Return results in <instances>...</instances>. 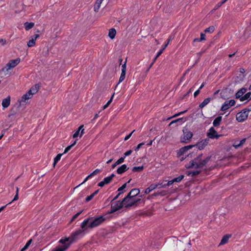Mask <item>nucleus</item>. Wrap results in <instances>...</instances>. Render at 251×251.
Masks as SVG:
<instances>
[{
  "label": "nucleus",
  "mask_w": 251,
  "mask_h": 251,
  "mask_svg": "<svg viewBox=\"0 0 251 251\" xmlns=\"http://www.w3.org/2000/svg\"><path fill=\"white\" fill-rule=\"evenodd\" d=\"M192 88H191L184 96H183V99H184V98H185L186 96H188L189 95L190 93H191V90H192Z\"/></svg>",
  "instance_id": "e2e57ef3"
},
{
  "label": "nucleus",
  "mask_w": 251,
  "mask_h": 251,
  "mask_svg": "<svg viewBox=\"0 0 251 251\" xmlns=\"http://www.w3.org/2000/svg\"><path fill=\"white\" fill-rule=\"evenodd\" d=\"M144 169V166L134 167L132 168L133 172H140Z\"/></svg>",
  "instance_id": "c756f323"
},
{
  "label": "nucleus",
  "mask_w": 251,
  "mask_h": 251,
  "mask_svg": "<svg viewBox=\"0 0 251 251\" xmlns=\"http://www.w3.org/2000/svg\"><path fill=\"white\" fill-rule=\"evenodd\" d=\"M10 97H8L6 98L3 100L2 101V105L4 108H7L10 104Z\"/></svg>",
  "instance_id": "aec40b11"
},
{
  "label": "nucleus",
  "mask_w": 251,
  "mask_h": 251,
  "mask_svg": "<svg viewBox=\"0 0 251 251\" xmlns=\"http://www.w3.org/2000/svg\"><path fill=\"white\" fill-rule=\"evenodd\" d=\"M210 138H209L208 137L206 138V139L204 140H201L202 142L204 143V144H205L206 146L208 145L209 142V139Z\"/></svg>",
  "instance_id": "09e8293b"
},
{
  "label": "nucleus",
  "mask_w": 251,
  "mask_h": 251,
  "mask_svg": "<svg viewBox=\"0 0 251 251\" xmlns=\"http://www.w3.org/2000/svg\"><path fill=\"white\" fill-rule=\"evenodd\" d=\"M230 237L231 236H223V238L221 240V242L220 243V244L219 245V246L223 245L227 243L229 237Z\"/></svg>",
  "instance_id": "c85d7f7f"
},
{
  "label": "nucleus",
  "mask_w": 251,
  "mask_h": 251,
  "mask_svg": "<svg viewBox=\"0 0 251 251\" xmlns=\"http://www.w3.org/2000/svg\"><path fill=\"white\" fill-rule=\"evenodd\" d=\"M135 131V130H133L130 134H129L128 135H127V136H126V137L125 138V141H126L132 135V133Z\"/></svg>",
  "instance_id": "603ef678"
},
{
  "label": "nucleus",
  "mask_w": 251,
  "mask_h": 251,
  "mask_svg": "<svg viewBox=\"0 0 251 251\" xmlns=\"http://www.w3.org/2000/svg\"><path fill=\"white\" fill-rule=\"evenodd\" d=\"M101 172V170L98 169H96L94 171H93L92 173L90 174V176L92 177L94 176L97 175L99 173Z\"/></svg>",
  "instance_id": "a19ab883"
},
{
  "label": "nucleus",
  "mask_w": 251,
  "mask_h": 251,
  "mask_svg": "<svg viewBox=\"0 0 251 251\" xmlns=\"http://www.w3.org/2000/svg\"><path fill=\"white\" fill-rule=\"evenodd\" d=\"M82 212V211H81L79 212H77L76 214H75V215H74L71 220V222H72L73 221L75 220Z\"/></svg>",
  "instance_id": "37998d69"
},
{
  "label": "nucleus",
  "mask_w": 251,
  "mask_h": 251,
  "mask_svg": "<svg viewBox=\"0 0 251 251\" xmlns=\"http://www.w3.org/2000/svg\"><path fill=\"white\" fill-rule=\"evenodd\" d=\"M215 26L213 25H212V26H210L209 27L206 28L204 31L205 33H212V32H214V31L215 30Z\"/></svg>",
  "instance_id": "2f4dec72"
},
{
  "label": "nucleus",
  "mask_w": 251,
  "mask_h": 251,
  "mask_svg": "<svg viewBox=\"0 0 251 251\" xmlns=\"http://www.w3.org/2000/svg\"><path fill=\"white\" fill-rule=\"evenodd\" d=\"M24 25L25 29L26 30H28L34 26V24L33 23L26 22L25 23Z\"/></svg>",
  "instance_id": "cd10ccee"
},
{
  "label": "nucleus",
  "mask_w": 251,
  "mask_h": 251,
  "mask_svg": "<svg viewBox=\"0 0 251 251\" xmlns=\"http://www.w3.org/2000/svg\"><path fill=\"white\" fill-rule=\"evenodd\" d=\"M124 207L123 199L122 201H111V214L117 211V210Z\"/></svg>",
  "instance_id": "20e7f679"
},
{
  "label": "nucleus",
  "mask_w": 251,
  "mask_h": 251,
  "mask_svg": "<svg viewBox=\"0 0 251 251\" xmlns=\"http://www.w3.org/2000/svg\"><path fill=\"white\" fill-rule=\"evenodd\" d=\"M79 133V130H77L75 132V133L73 134V138H76L78 136Z\"/></svg>",
  "instance_id": "13d9d810"
},
{
  "label": "nucleus",
  "mask_w": 251,
  "mask_h": 251,
  "mask_svg": "<svg viewBox=\"0 0 251 251\" xmlns=\"http://www.w3.org/2000/svg\"><path fill=\"white\" fill-rule=\"evenodd\" d=\"M20 62V59L18 58L16 59L11 60L6 64V66L2 68L1 71L4 72H7L11 69L16 67Z\"/></svg>",
  "instance_id": "39448f33"
},
{
  "label": "nucleus",
  "mask_w": 251,
  "mask_h": 251,
  "mask_svg": "<svg viewBox=\"0 0 251 251\" xmlns=\"http://www.w3.org/2000/svg\"><path fill=\"white\" fill-rule=\"evenodd\" d=\"M122 194H120V193L118 192V193L113 198V199L111 200L112 201H115L116 200H117L119 197L120 195H121Z\"/></svg>",
  "instance_id": "bf43d9fd"
},
{
  "label": "nucleus",
  "mask_w": 251,
  "mask_h": 251,
  "mask_svg": "<svg viewBox=\"0 0 251 251\" xmlns=\"http://www.w3.org/2000/svg\"><path fill=\"white\" fill-rule=\"evenodd\" d=\"M125 157H122L121 158H120L117 161H118V163H119L120 164L123 163L124 161V160H125Z\"/></svg>",
  "instance_id": "6e6d98bb"
},
{
  "label": "nucleus",
  "mask_w": 251,
  "mask_h": 251,
  "mask_svg": "<svg viewBox=\"0 0 251 251\" xmlns=\"http://www.w3.org/2000/svg\"><path fill=\"white\" fill-rule=\"evenodd\" d=\"M125 75H126V73H124V72L121 73V75H120V77L119 78V83L122 82L125 79Z\"/></svg>",
  "instance_id": "79ce46f5"
},
{
  "label": "nucleus",
  "mask_w": 251,
  "mask_h": 251,
  "mask_svg": "<svg viewBox=\"0 0 251 251\" xmlns=\"http://www.w3.org/2000/svg\"><path fill=\"white\" fill-rule=\"evenodd\" d=\"M248 116V112L244 109L236 115V120L239 122H243L245 121Z\"/></svg>",
  "instance_id": "0eeeda50"
},
{
  "label": "nucleus",
  "mask_w": 251,
  "mask_h": 251,
  "mask_svg": "<svg viewBox=\"0 0 251 251\" xmlns=\"http://www.w3.org/2000/svg\"><path fill=\"white\" fill-rule=\"evenodd\" d=\"M183 121V118H178L177 119H176L175 120L172 121L169 124V125H171L172 124L176 123L179 122L180 124H181Z\"/></svg>",
  "instance_id": "c9c22d12"
},
{
  "label": "nucleus",
  "mask_w": 251,
  "mask_h": 251,
  "mask_svg": "<svg viewBox=\"0 0 251 251\" xmlns=\"http://www.w3.org/2000/svg\"><path fill=\"white\" fill-rule=\"evenodd\" d=\"M110 105V100H109L107 103L103 106V109H105L106 108H107L109 105Z\"/></svg>",
  "instance_id": "680f3d73"
},
{
  "label": "nucleus",
  "mask_w": 251,
  "mask_h": 251,
  "mask_svg": "<svg viewBox=\"0 0 251 251\" xmlns=\"http://www.w3.org/2000/svg\"><path fill=\"white\" fill-rule=\"evenodd\" d=\"M251 95V92H249L247 93H246L244 96H242L241 98H240V100L241 101H243L247 100H251L250 98Z\"/></svg>",
  "instance_id": "bb28decb"
},
{
  "label": "nucleus",
  "mask_w": 251,
  "mask_h": 251,
  "mask_svg": "<svg viewBox=\"0 0 251 251\" xmlns=\"http://www.w3.org/2000/svg\"><path fill=\"white\" fill-rule=\"evenodd\" d=\"M205 34H204L203 33H201V38H200V40L201 41L203 40H205Z\"/></svg>",
  "instance_id": "5fc2aeb1"
},
{
  "label": "nucleus",
  "mask_w": 251,
  "mask_h": 251,
  "mask_svg": "<svg viewBox=\"0 0 251 251\" xmlns=\"http://www.w3.org/2000/svg\"><path fill=\"white\" fill-rule=\"evenodd\" d=\"M110 183V176H107L104 179L99 183L98 186L99 187H103L105 184Z\"/></svg>",
  "instance_id": "a211bd4d"
},
{
  "label": "nucleus",
  "mask_w": 251,
  "mask_h": 251,
  "mask_svg": "<svg viewBox=\"0 0 251 251\" xmlns=\"http://www.w3.org/2000/svg\"><path fill=\"white\" fill-rule=\"evenodd\" d=\"M222 136V134H218L213 127H210L207 132V136L210 138V139H218Z\"/></svg>",
  "instance_id": "6e6552de"
},
{
  "label": "nucleus",
  "mask_w": 251,
  "mask_h": 251,
  "mask_svg": "<svg viewBox=\"0 0 251 251\" xmlns=\"http://www.w3.org/2000/svg\"><path fill=\"white\" fill-rule=\"evenodd\" d=\"M204 52V51H201L197 53V56L198 57V59L200 58V57L201 56V55Z\"/></svg>",
  "instance_id": "0e129e2a"
},
{
  "label": "nucleus",
  "mask_w": 251,
  "mask_h": 251,
  "mask_svg": "<svg viewBox=\"0 0 251 251\" xmlns=\"http://www.w3.org/2000/svg\"><path fill=\"white\" fill-rule=\"evenodd\" d=\"M32 97V96L30 95L29 93L27 92L26 94H24L21 98V100L20 101V102H25L26 100H29V99H31Z\"/></svg>",
  "instance_id": "4be33fe9"
},
{
  "label": "nucleus",
  "mask_w": 251,
  "mask_h": 251,
  "mask_svg": "<svg viewBox=\"0 0 251 251\" xmlns=\"http://www.w3.org/2000/svg\"><path fill=\"white\" fill-rule=\"evenodd\" d=\"M63 153H59L57 155V156L54 158L53 161V166H55L56 164L60 160L61 156Z\"/></svg>",
  "instance_id": "72a5a7b5"
},
{
  "label": "nucleus",
  "mask_w": 251,
  "mask_h": 251,
  "mask_svg": "<svg viewBox=\"0 0 251 251\" xmlns=\"http://www.w3.org/2000/svg\"><path fill=\"white\" fill-rule=\"evenodd\" d=\"M222 120V117L221 116H219L216 118L213 122V126L215 127L218 126L220 125Z\"/></svg>",
  "instance_id": "6ab92c4d"
},
{
  "label": "nucleus",
  "mask_w": 251,
  "mask_h": 251,
  "mask_svg": "<svg viewBox=\"0 0 251 251\" xmlns=\"http://www.w3.org/2000/svg\"><path fill=\"white\" fill-rule=\"evenodd\" d=\"M183 135L180 138V142L181 143L187 144L193 137V133L191 131H188L187 128L183 129Z\"/></svg>",
  "instance_id": "423d86ee"
},
{
  "label": "nucleus",
  "mask_w": 251,
  "mask_h": 251,
  "mask_svg": "<svg viewBox=\"0 0 251 251\" xmlns=\"http://www.w3.org/2000/svg\"><path fill=\"white\" fill-rule=\"evenodd\" d=\"M227 0H222V1L218 3L215 6L214 10H216L220 8L223 4H224Z\"/></svg>",
  "instance_id": "4c0bfd02"
},
{
  "label": "nucleus",
  "mask_w": 251,
  "mask_h": 251,
  "mask_svg": "<svg viewBox=\"0 0 251 251\" xmlns=\"http://www.w3.org/2000/svg\"><path fill=\"white\" fill-rule=\"evenodd\" d=\"M235 101L234 100L226 101L221 107V110L225 111L228 109L231 106L234 105Z\"/></svg>",
  "instance_id": "1a4fd4ad"
},
{
  "label": "nucleus",
  "mask_w": 251,
  "mask_h": 251,
  "mask_svg": "<svg viewBox=\"0 0 251 251\" xmlns=\"http://www.w3.org/2000/svg\"><path fill=\"white\" fill-rule=\"evenodd\" d=\"M210 98H207L204 99V100L199 105V107L200 108H202L210 102Z\"/></svg>",
  "instance_id": "5701e85b"
},
{
  "label": "nucleus",
  "mask_w": 251,
  "mask_h": 251,
  "mask_svg": "<svg viewBox=\"0 0 251 251\" xmlns=\"http://www.w3.org/2000/svg\"><path fill=\"white\" fill-rule=\"evenodd\" d=\"M184 175H180L179 176L174 178L173 179L174 182H179L184 178Z\"/></svg>",
  "instance_id": "ea45409f"
},
{
  "label": "nucleus",
  "mask_w": 251,
  "mask_h": 251,
  "mask_svg": "<svg viewBox=\"0 0 251 251\" xmlns=\"http://www.w3.org/2000/svg\"><path fill=\"white\" fill-rule=\"evenodd\" d=\"M157 188V185L155 184H151L150 186L146 189L145 191V193L146 194H149L151 191L154 190Z\"/></svg>",
  "instance_id": "412c9836"
},
{
  "label": "nucleus",
  "mask_w": 251,
  "mask_h": 251,
  "mask_svg": "<svg viewBox=\"0 0 251 251\" xmlns=\"http://www.w3.org/2000/svg\"><path fill=\"white\" fill-rule=\"evenodd\" d=\"M245 109L248 112H250L251 111V104L249 105L248 107L247 108H245Z\"/></svg>",
  "instance_id": "774afa93"
},
{
  "label": "nucleus",
  "mask_w": 251,
  "mask_h": 251,
  "mask_svg": "<svg viewBox=\"0 0 251 251\" xmlns=\"http://www.w3.org/2000/svg\"><path fill=\"white\" fill-rule=\"evenodd\" d=\"M202 156V154L201 153V154H200L198 156H197L196 157H195V160H201V157Z\"/></svg>",
  "instance_id": "69168bd1"
},
{
  "label": "nucleus",
  "mask_w": 251,
  "mask_h": 251,
  "mask_svg": "<svg viewBox=\"0 0 251 251\" xmlns=\"http://www.w3.org/2000/svg\"><path fill=\"white\" fill-rule=\"evenodd\" d=\"M102 0H97L94 7V10L95 12L98 11Z\"/></svg>",
  "instance_id": "a878e982"
},
{
  "label": "nucleus",
  "mask_w": 251,
  "mask_h": 251,
  "mask_svg": "<svg viewBox=\"0 0 251 251\" xmlns=\"http://www.w3.org/2000/svg\"><path fill=\"white\" fill-rule=\"evenodd\" d=\"M142 201L140 198H134L127 195L123 199L124 207L126 209L137 207Z\"/></svg>",
  "instance_id": "7ed1b4c3"
},
{
  "label": "nucleus",
  "mask_w": 251,
  "mask_h": 251,
  "mask_svg": "<svg viewBox=\"0 0 251 251\" xmlns=\"http://www.w3.org/2000/svg\"><path fill=\"white\" fill-rule=\"evenodd\" d=\"M40 86L39 84H35V85L32 86L29 90H28V93H29L30 95L32 96L33 94H36L38 92L40 88Z\"/></svg>",
  "instance_id": "2eb2a0df"
},
{
  "label": "nucleus",
  "mask_w": 251,
  "mask_h": 251,
  "mask_svg": "<svg viewBox=\"0 0 251 251\" xmlns=\"http://www.w3.org/2000/svg\"><path fill=\"white\" fill-rule=\"evenodd\" d=\"M126 184L127 183H125L121 187L118 188L117 192H119L120 194H122L125 192L124 190L126 187Z\"/></svg>",
  "instance_id": "7c9ffc66"
},
{
  "label": "nucleus",
  "mask_w": 251,
  "mask_h": 251,
  "mask_svg": "<svg viewBox=\"0 0 251 251\" xmlns=\"http://www.w3.org/2000/svg\"><path fill=\"white\" fill-rule=\"evenodd\" d=\"M132 151L130 150L127 151H126L125 153H124V157H126V156H129V155L131 154V153H132Z\"/></svg>",
  "instance_id": "3c124183"
},
{
  "label": "nucleus",
  "mask_w": 251,
  "mask_h": 251,
  "mask_svg": "<svg viewBox=\"0 0 251 251\" xmlns=\"http://www.w3.org/2000/svg\"><path fill=\"white\" fill-rule=\"evenodd\" d=\"M211 158V156H207L203 160H201L199 164L197 165L196 169L202 168L208 162Z\"/></svg>",
  "instance_id": "9b49d317"
},
{
  "label": "nucleus",
  "mask_w": 251,
  "mask_h": 251,
  "mask_svg": "<svg viewBox=\"0 0 251 251\" xmlns=\"http://www.w3.org/2000/svg\"><path fill=\"white\" fill-rule=\"evenodd\" d=\"M109 213L110 212L108 211L104 215L97 217H89L85 219L81 223L80 228L72 235H78L82 233H86L93 228L97 227L108 218L107 214Z\"/></svg>",
  "instance_id": "f257e3e1"
},
{
  "label": "nucleus",
  "mask_w": 251,
  "mask_h": 251,
  "mask_svg": "<svg viewBox=\"0 0 251 251\" xmlns=\"http://www.w3.org/2000/svg\"><path fill=\"white\" fill-rule=\"evenodd\" d=\"M200 93V89H198V90H197L195 92L194 94V97L195 98H196Z\"/></svg>",
  "instance_id": "052dcab7"
},
{
  "label": "nucleus",
  "mask_w": 251,
  "mask_h": 251,
  "mask_svg": "<svg viewBox=\"0 0 251 251\" xmlns=\"http://www.w3.org/2000/svg\"><path fill=\"white\" fill-rule=\"evenodd\" d=\"M247 91V89L245 88H242L235 94V98L238 99L242 97V95L245 94Z\"/></svg>",
  "instance_id": "dca6fc26"
},
{
  "label": "nucleus",
  "mask_w": 251,
  "mask_h": 251,
  "mask_svg": "<svg viewBox=\"0 0 251 251\" xmlns=\"http://www.w3.org/2000/svg\"><path fill=\"white\" fill-rule=\"evenodd\" d=\"M78 236H64L59 241V243L63 245L60 248H57L52 251H65L76 240Z\"/></svg>",
  "instance_id": "f03ea898"
},
{
  "label": "nucleus",
  "mask_w": 251,
  "mask_h": 251,
  "mask_svg": "<svg viewBox=\"0 0 251 251\" xmlns=\"http://www.w3.org/2000/svg\"><path fill=\"white\" fill-rule=\"evenodd\" d=\"M116 34V30L114 28H111V40L113 39Z\"/></svg>",
  "instance_id": "58836bf2"
},
{
  "label": "nucleus",
  "mask_w": 251,
  "mask_h": 251,
  "mask_svg": "<svg viewBox=\"0 0 251 251\" xmlns=\"http://www.w3.org/2000/svg\"><path fill=\"white\" fill-rule=\"evenodd\" d=\"M93 196H92V194L90 195V196H88L86 197L85 199V201L86 202H88L90 201H91L93 198Z\"/></svg>",
  "instance_id": "8fccbe9b"
},
{
  "label": "nucleus",
  "mask_w": 251,
  "mask_h": 251,
  "mask_svg": "<svg viewBox=\"0 0 251 251\" xmlns=\"http://www.w3.org/2000/svg\"><path fill=\"white\" fill-rule=\"evenodd\" d=\"M195 162L192 160L190 161L189 162V164L188 166H186V167L188 169L190 168H195L196 165L194 163Z\"/></svg>",
  "instance_id": "e433bc0d"
},
{
  "label": "nucleus",
  "mask_w": 251,
  "mask_h": 251,
  "mask_svg": "<svg viewBox=\"0 0 251 251\" xmlns=\"http://www.w3.org/2000/svg\"><path fill=\"white\" fill-rule=\"evenodd\" d=\"M32 241V240L31 239L29 240L27 242L26 244L24 246V247L21 249V251H25L26 250H27L28 249V248L29 247V246H30V245L31 244Z\"/></svg>",
  "instance_id": "473e14b6"
},
{
  "label": "nucleus",
  "mask_w": 251,
  "mask_h": 251,
  "mask_svg": "<svg viewBox=\"0 0 251 251\" xmlns=\"http://www.w3.org/2000/svg\"><path fill=\"white\" fill-rule=\"evenodd\" d=\"M139 194L140 190L138 188H134L130 190V191L127 194V195L134 198H137L136 197L139 196Z\"/></svg>",
  "instance_id": "f8f14e48"
},
{
  "label": "nucleus",
  "mask_w": 251,
  "mask_h": 251,
  "mask_svg": "<svg viewBox=\"0 0 251 251\" xmlns=\"http://www.w3.org/2000/svg\"><path fill=\"white\" fill-rule=\"evenodd\" d=\"M76 143V140H75L72 144H71V145L68 146L64 150V151L63 152V154L64 153H67L68 151H70L72 148L74 146L75 144Z\"/></svg>",
  "instance_id": "f704fd0d"
},
{
  "label": "nucleus",
  "mask_w": 251,
  "mask_h": 251,
  "mask_svg": "<svg viewBox=\"0 0 251 251\" xmlns=\"http://www.w3.org/2000/svg\"><path fill=\"white\" fill-rule=\"evenodd\" d=\"M194 147V146H193L192 145H190L186 146L181 148L180 149H179V150L178 151H177V157H180V156L182 155L188 150L193 148Z\"/></svg>",
  "instance_id": "9d476101"
},
{
  "label": "nucleus",
  "mask_w": 251,
  "mask_h": 251,
  "mask_svg": "<svg viewBox=\"0 0 251 251\" xmlns=\"http://www.w3.org/2000/svg\"><path fill=\"white\" fill-rule=\"evenodd\" d=\"M91 176L89 175H88L84 180V181L80 184H79V185H78L77 186H76L75 189L78 187L79 186H80L81 184L84 183L85 182H86L87 181V180L89 178H91Z\"/></svg>",
  "instance_id": "a18cd8bd"
},
{
  "label": "nucleus",
  "mask_w": 251,
  "mask_h": 251,
  "mask_svg": "<svg viewBox=\"0 0 251 251\" xmlns=\"http://www.w3.org/2000/svg\"><path fill=\"white\" fill-rule=\"evenodd\" d=\"M128 169L129 168L127 167L126 165L123 164L117 169V173L119 175H121L127 171Z\"/></svg>",
  "instance_id": "ddd939ff"
},
{
  "label": "nucleus",
  "mask_w": 251,
  "mask_h": 251,
  "mask_svg": "<svg viewBox=\"0 0 251 251\" xmlns=\"http://www.w3.org/2000/svg\"><path fill=\"white\" fill-rule=\"evenodd\" d=\"M145 142H142V143L139 144L137 145V146L134 147V150L135 151H138L143 145H145Z\"/></svg>",
  "instance_id": "c03bdc74"
},
{
  "label": "nucleus",
  "mask_w": 251,
  "mask_h": 251,
  "mask_svg": "<svg viewBox=\"0 0 251 251\" xmlns=\"http://www.w3.org/2000/svg\"><path fill=\"white\" fill-rule=\"evenodd\" d=\"M201 171H198V170H196V171H188L186 172V174L187 176H197L198 175H199L200 173H201Z\"/></svg>",
  "instance_id": "393cba45"
},
{
  "label": "nucleus",
  "mask_w": 251,
  "mask_h": 251,
  "mask_svg": "<svg viewBox=\"0 0 251 251\" xmlns=\"http://www.w3.org/2000/svg\"><path fill=\"white\" fill-rule=\"evenodd\" d=\"M39 37V34H35L34 37H32L31 39H30L27 43V46L28 47H32L35 45V41L36 39Z\"/></svg>",
  "instance_id": "4468645a"
},
{
  "label": "nucleus",
  "mask_w": 251,
  "mask_h": 251,
  "mask_svg": "<svg viewBox=\"0 0 251 251\" xmlns=\"http://www.w3.org/2000/svg\"><path fill=\"white\" fill-rule=\"evenodd\" d=\"M246 140V138L242 139L239 143L238 144H236V142H234V144H233V146L235 149H238L239 147H240L241 146H242L245 142Z\"/></svg>",
  "instance_id": "b1692460"
},
{
  "label": "nucleus",
  "mask_w": 251,
  "mask_h": 251,
  "mask_svg": "<svg viewBox=\"0 0 251 251\" xmlns=\"http://www.w3.org/2000/svg\"><path fill=\"white\" fill-rule=\"evenodd\" d=\"M157 185V188H165L166 187V185H165V183L163 184V183H157L155 184Z\"/></svg>",
  "instance_id": "49530a36"
},
{
  "label": "nucleus",
  "mask_w": 251,
  "mask_h": 251,
  "mask_svg": "<svg viewBox=\"0 0 251 251\" xmlns=\"http://www.w3.org/2000/svg\"><path fill=\"white\" fill-rule=\"evenodd\" d=\"M192 145L194 146V148H196L199 150H202L206 147L205 144H204L202 140L198 142L197 144Z\"/></svg>",
  "instance_id": "f3484780"
},
{
  "label": "nucleus",
  "mask_w": 251,
  "mask_h": 251,
  "mask_svg": "<svg viewBox=\"0 0 251 251\" xmlns=\"http://www.w3.org/2000/svg\"><path fill=\"white\" fill-rule=\"evenodd\" d=\"M164 50V49L162 48L161 50H159V51L158 52L156 55L155 56L156 58H157L163 53Z\"/></svg>",
  "instance_id": "864d4df0"
},
{
  "label": "nucleus",
  "mask_w": 251,
  "mask_h": 251,
  "mask_svg": "<svg viewBox=\"0 0 251 251\" xmlns=\"http://www.w3.org/2000/svg\"><path fill=\"white\" fill-rule=\"evenodd\" d=\"M126 61L124 64L122 66V72L126 73Z\"/></svg>",
  "instance_id": "de8ad7c7"
},
{
  "label": "nucleus",
  "mask_w": 251,
  "mask_h": 251,
  "mask_svg": "<svg viewBox=\"0 0 251 251\" xmlns=\"http://www.w3.org/2000/svg\"><path fill=\"white\" fill-rule=\"evenodd\" d=\"M174 182H175L174 179H172L171 180L168 181L167 183H165V185H166V187L172 185Z\"/></svg>",
  "instance_id": "4d7b16f0"
},
{
  "label": "nucleus",
  "mask_w": 251,
  "mask_h": 251,
  "mask_svg": "<svg viewBox=\"0 0 251 251\" xmlns=\"http://www.w3.org/2000/svg\"><path fill=\"white\" fill-rule=\"evenodd\" d=\"M157 193H158L159 196H165L166 194V192L165 191L157 192Z\"/></svg>",
  "instance_id": "338daca9"
}]
</instances>
